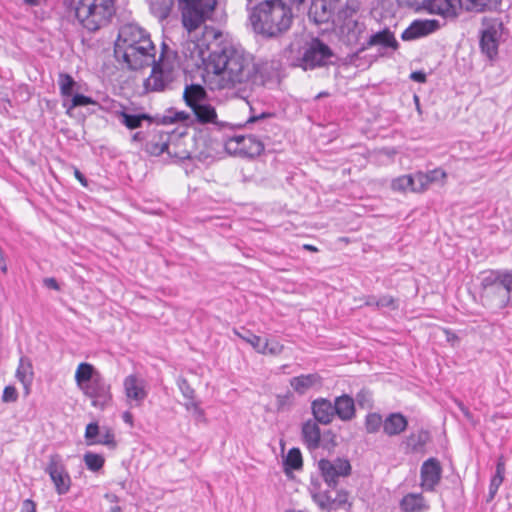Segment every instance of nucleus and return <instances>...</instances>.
<instances>
[{"mask_svg": "<svg viewBox=\"0 0 512 512\" xmlns=\"http://www.w3.org/2000/svg\"><path fill=\"white\" fill-rule=\"evenodd\" d=\"M355 8L350 7L348 2L344 8H339L336 18H333V25L339 30L341 36L346 38L348 43L358 41L364 30V25L354 19Z\"/></svg>", "mask_w": 512, "mask_h": 512, "instance_id": "9d476101", "label": "nucleus"}, {"mask_svg": "<svg viewBox=\"0 0 512 512\" xmlns=\"http://www.w3.org/2000/svg\"><path fill=\"white\" fill-rule=\"evenodd\" d=\"M446 172L441 168L430 170L426 173L417 172V182L422 188V191H426L432 183L443 182L446 179Z\"/></svg>", "mask_w": 512, "mask_h": 512, "instance_id": "2f4dec72", "label": "nucleus"}, {"mask_svg": "<svg viewBox=\"0 0 512 512\" xmlns=\"http://www.w3.org/2000/svg\"><path fill=\"white\" fill-rule=\"evenodd\" d=\"M442 478V466L437 458L425 460L420 468V487L423 491L433 492Z\"/></svg>", "mask_w": 512, "mask_h": 512, "instance_id": "dca6fc26", "label": "nucleus"}, {"mask_svg": "<svg viewBox=\"0 0 512 512\" xmlns=\"http://www.w3.org/2000/svg\"><path fill=\"white\" fill-rule=\"evenodd\" d=\"M368 44L370 46H381L383 48H390L394 51L397 50L399 47L398 41L396 40L394 34L389 29H384L371 35Z\"/></svg>", "mask_w": 512, "mask_h": 512, "instance_id": "c756f323", "label": "nucleus"}, {"mask_svg": "<svg viewBox=\"0 0 512 512\" xmlns=\"http://www.w3.org/2000/svg\"><path fill=\"white\" fill-rule=\"evenodd\" d=\"M335 416L342 421H350L355 417V401L347 394L335 398L333 403Z\"/></svg>", "mask_w": 512, "mask_h": 512, "instance_id": "b1692460", "label": "nucleus"}, {"mask_svg": "<svg viewBox=\"0 0 512 512\" xmlns=\"http://www.w3.org/2000/svg\"><path fill=\"white\" fill-rule=\"evenodd\" d=\"M117 115L121 124L130 130L140 128L143 121H150V116L145 113L130 114L126 111H120L117 113Z\"/></svg>", "mask_w": 512, "mask_h": 512, "instance_id": "473e14b6", "label": "nucleus"}, {"mask_svg": "<svg viewBox=\"0 0 512 512\" xmlns=\"http://www.w3.org/2000/svg\"><path fill=\"white\" fill-rule=\"evenodd\" d=\"M182 14V23L188 31V38L183 46L190 40H200L205 38L208 41V31L201 37L198 36L197 29L207 20L220 22L225 18L224 8L219 6V2H179Z\"/></svg>", "mask_w": 512, "mask_h": 512, "instance_id": "39448f33", "label": "nucleus"}, {"mask_svg": "<svg viewBox=\"0 0 512 512\" xmlns=\"http://www.w3.org/2000/svg\"><path fill=\"white\" fill-rule=\"evenodd\" d=\"M408 421L401 413H391L383 423V431L388 436H396L406 430Z\"/></svg>", "mask_w": 512, "mask_h": 512, "instance_id": "a878e982", "label": "nucleus"}, {"mask_svg": "<svg viewBox=\"0 0 512 512\" xmlns=\"http://www.w3.org/2000/svg\"><path fill=\"white\" fill-rule=\"evenodd\" d=\"M71 97L72 98H71L69 104L64 103V107L67 108L68 113L76 107L96 104V101L93 100L91 97H88V96H85L82 94H75Z\"/></svg>", "mask_w": 512, "mask_h": 512, "instance_id": "a19ab883", "label": "nucleus"}, {"mask_svg": "<svg viewBox=\"0 0 512 512\" xmlns=\"http://www.w3.org/2000/svg\"><path fill=\"white\" fill-rule=\"evenodd\" d=\"M293 404V395L290 392L279 394L276 397V405L279 410L289 408Z\"/></svg>", "mask_w": 512, "mask_h": 512, "instance_id": "8fccbe9b", "label": "nucleus"}, {"mask_svg": "<svg viewBox=\"0 0 512 512\" xmlns=\"http://www.w3.org/2000/svg\"><path fill=\"white\" fill-rule=\"evenodd\" d=\"M114 53L118 61H122L132 70L153 63L151 73L143 83L146 92L170 89L181 67L178 53L164 42L160 55L155 60V46L150 35L135 23H128L120 28Z\"/></svg>", "mask_w": 512, "mask_h": 512, "instance_id": "f03ea898", "label": "nucleus"}, {"mask_svg": "<svg viewBox=\"0 0 512 512\" xmlns=\"http://www.w3.org/2000/svg\"><path fill=\"white\" fill-rule=\"evenodd\" d=\"M313 500L322 510H333L331 491L314 493Z\"/></svg>", "mask_w": 512, "mask_h": 512, "instance_id": "ea45409f", "label": "nucleus"}, {"mask_svg": "<svg viewBox=\"0 0 512 512\" xmlns=\"http://www.w3.org/2000/svg\"><path fill=\"white\" fill-rule=\"evenodd\" d=\"M17 397H18V394H17V391L15 389V387L13 386H6L4 391H3V396H2V400L4 402H14L17 400Z\"/></svg>", "mask_w": 512, "mask_h": 512, "instance_id": "603ef678", "label": "nucleus"}, {"mask_svg": "<svg viewBox=\"0 0 512 512\" xmlns=\"http://www.w3.org/2000/svg\"><path fill=\"white\" fill-rule=\"evenodd\" d=\"M239 336L249 343L258 353L263 352L264 348L267 344H264V339L260 336H257L249 331L245 332L244 334H239Z\"/></svg>", "mask_w": 512, "mask_h": 512, "instance_id": "37998d69", "label": "nucleus"}, {"mask_svg": "<svg viewBox=\"0 0 512 512\" xmlns=\"http://www.w3.org/2000/svg\"><path fill=\"white\" fill-rule=\"evenodd\" d=\"M356 400L361 407H369L371 405V396L366 391H360L357 394Z\"/></svg>", "mask_w": 512, "mask_h": 512, "instance_id": "5fc2aeb1", "label": "nucleus"}, {"mask_svg": "<svg viewBox=\"0 0 512 512\" xmlns=\"http://www.w3.org/2000/svg\"><path fill=\"white\" fill-rule=\"evenodd\" d=\"M332 55L328 45L318 38H314L304 47L301 66L304 70L326 66L330 62Z\"/></svg>", "mask_w": 512, "mask_h": 512, "instance_id": "f8f14e48", "label": "nucleus"}, {"mask_svg": "<svg viewBox=\"0 0 512 512\" xmlns=\"http://www.w3.org/2000/svg\"><path fill=\"white\" fill-rule=\"evenodd\" d=\"M45 472L50 476L55 490L59 495L69 492L71 487V477L66 469L62 457L59 454L49 456Z\"/></svg>", "mask_w": 512, "mask_h": 512, "instance_id": "4468645a", "label": "nucleus"}, {"mask_svg": "<svg viewBox=\"0 0 512 512\" xmlns=\"http://www.w3.org/2000/svg\"><path fill=\"white\" fill-rule=\"evenodd\" d=\"M173 2H150V11L160 21L166 19L171 10Z\"/></svg>", "mask_w": 512, "mask_h": 512, "instance_id": "4c0bfd02", "label": "nucleus"}, {"mask_svg": "<svg viewBox=\"0 0 512 512\" xmlns=\"http://www.w3.org/2000/svg\"><path fill=\"white\" fill-rule=\"evenodd\" d=\"M336 2H311L309 7V17L315 23H326L336 18V14L333 12L335 9Z\"/></svg>", "mask_w": 512, "mask_h": 512, "instance_id": "4be33fe9", "label": "nucleus"}, {"mask_svg": "<svg viewBox=\"0 0 512 512\" xmlns=\"http://www.w3.org/2000/svg\"><path fill=\"white\" fill-rule=\"evenodd\" d=\"M44 285L47 288L54 289V290H59V285H58L56 279H54V278H45L44 279Z\"/></svg>", "mask_w": 512, "mask_h": 512, "instance_id": "bf43d9fd", "label": "nucleus"}, {"mask_svg": "<svg viewBox=\"0 0 512 512\" xmlns=\"http://www.w3.org/2000/svg\"><path fill=\"white\" fill-rule=\"evenodd\" d=\"M81 391L95 409L103 411L112 403L111 386L104 377L95 378L91 384L84 386Z\"/></svg>", "mask_w": 512, "mask_h": 512, "instance_id": "ddd939ff", "label": "nucleus"}, {"mask_svg": "<svg viewBox=\"0 0 512 512\" xmlns=\"http://www.w3.org/2000/svg\"><path fill=\"white\" fill-rule=\"evenodd\" d=\"M302 437L308 449H317L321 441V431L318 423L313 420L306 421L302 426Z\"/></svg>", "mask_w": 512, "mask_h": 512, "instance_id": "393cba45", "label": "nucleus"}, {"mask_svg": "<svg viewBox=\"0 0 512 512\" xmlns=\"http://www.w3.org/2000/svg\"><path fill=\"white\" fill-rule=\"evenodd\" d=\"M33 376L34 373L31 361L26 357H21L16 370V378L23 384L26 393H29Z\"/></svg>", "mask_w": 512, "mask_h": 512, "instance_id": "7c9ffc66", "label": "nucleus"}, {"mask_svg": "<svg viewBox=\"0 0 512 512\" xmlns=\"http://www.w3.org/2000/svg\"><path fill=\"white\" fill-rule=\"evenodd\" d=\"M83 461L86 468L91 472H99L105 464V458L103 455L91 451H88L83 455Z\"/></svg>", "mask_w": 512, "mask_h": 512, "instance_id": "c9c22d12", "label": "nucleus"}, {"mask_svg": "<svg viewBox=\"0 0 512 512\" xmlns=\"http://www.w3.org/2000/svg\"><path fill=\"white\" fill-rule=\"evenodd\" d=\"M377 300L378 298L374 295L368 296L366 298L365 305L377 307Z\"/></svg>", "mask_w": 512, "mask_h": 512, "instance_id": "680f3d73", "label": "nucleus"}, {"mask_svg": "<svg viewBox=\"0 0 512 512\" xmlns=\"http://www.w3.org/2000/svg\"><path fill=\"white\" fill-rule=\"evenodd\" d=\"M187 68H202L203 78L211 90L245 91L265 84V77L253 57L241 47L226 46L210 52L205 38L188 41L183 49Z\"/></svg>", "mask_w": 512, "mask_h": 512, "instance_id": "f257e3e1", "label": "nucleus"}, {"mask_svg": "<svg viewBox=\"0 0 512 512\" xmlns=\"http://www.w3.org/2000/svg\"><path fill=\"white\" fill-rule=\"evenodd\" d=\"M179 389L187 401L194 399V390L190 387L186 380L179 382Z\"/></svg>", "mask_w": 512, "mask_h": 512, "instance_id": "864d4df0", "label": "nucleus"}, {"mask_svg": "<svg viewBox=\"0 0 512 512\" xmlns=\"http://www.w3.org/2000/svg\"><path fill=\"white\" fill-rule=\"evenodd\" d=\"M505 474V463L502 459H500L496 464V472L492 477L489 485V497L488 501H491L498 492L499 487L504 481Z\"/></svg>", "mask_w": 512, "mask_h": 512, "instance_id": "f704fd0d", "label": "nucleus"}, {"mask_svg": "<svg viewBox=\"0 0 512 512\" xmlns=\"http://www.w3.org/2000/svg\"><path fill=\"white\" fill-rule=\"evenodd\" d=\"M349 494L346 490L340 489L332 492L333 509H338L348 503Z\"/></svg>", "mask_w": 512, "mask_h": 512, "instance_id": "de8ad7c7", "label": "nucleus"}, {"mask_svg": "<svg viewBox=\"0 0 512 512\" xmlns=\"http://www.w3.org/2000/svg\"><path fill=\"white\" fill-rule=\"evenodd\" d=\"M303 248L306 249V250H309V251H313V252L317 251L316 247H314L313 245H309V244H305L303 246Z\"/></svg>", "mask_w": 512, "mask_h": 512, "instance_id": "69168bd1", "label": "nucleus"}, {"mask_svg": "<svg viewBox=\"0 0 512 512\" xmlns=\"http://www.w3.org/2000/svg\"><path fill=\"white\" fill-rule=\"evenodd\" d=\"M410 78L418 83H424L426 81V74L422 71L412 72Z\"/></svg>", "mask_w": 512, "mask_h": 512, "instance_id": "4d7b16f0", "label": "nucleus"}, {"mask_svg": "<svg viewBox=\"0 0 512 512\" xmlns=\"http://www.w3.org/2000/svg\"><path fill=\"white\" fill-rule=\"evenodd\" d=\"M224 146L231 155L249 158L260 155L264 149V144L258 137L240 134L227 137Z\"/></svg>", "mask_w": 512, "mask_h": 512, "instance_id": "1a4fd4ad", "label": "nucleus"}, {"mask_svg": "<svg viewBox=\"0 0 512 512\" xmlns=\"http://www.w3.org/2000/svg\"><path fill=\"white\" fill-rule=\"evenodd\" d=\"M399 507L402 512H427L430 509L422 493H407L401 498Z\"/></svg>", "mask_w": 512, "mask_h": 512, "instance_id": "5701e85b", "label": "nucleus"}, {"mask_svg": "<svg viewBox=\"0 0 512 512\" xmlns=\"http://www.w3.org/2000/svg\"><path fill=\"white\" fill-rule=\"evenodd\" d=\"M97 377L103 376L89 363H80L75 371V382L80 390L91 384Z\"/></svg>", "mask_w": 512, "mask_h": 512, "instance_id": "cd10ccee", "label": "nucleus"}, {"mask_svg": "<svg viewBox=\"0 0 512 512\" xmlns=\"http://www.w3.org/2000/svg\"><path fill=\"white\" fill-rule=\"evenodd\" d=\"M58 85L62 97H71L77 83L71 75L67 73H59Z\"/></svg>", "mask_w": 512, "mask_h": 512, "instance_id": "e433bc0d", "label": "nucleus"}, {"mask_svg": "<svg viewBox=\"0 0 512 512\" xmlns=\"http://www.w3.org/2000/svg\"><path fill=\"white\" fill-rule=\"evenodd\" d=\"M384 420L378 413H369L366 416L365 427L368 433H376L383 426Z\"/></svg>", "mask_w": 512, "mask_h": 512, "instance_id": "79ce46f5", "label": "nucleus"}, {"mask_svg": "<svg viewBox=\"0 0 512 512\" xmlns=\"http://www.w3.org/2000/svg\"><path fill=\"white\" fill-rule=\"evenodd\" d=\"M100 427L98 423L92 422L86 426L85 429V441L88 446L96 445V441L100 435Z\"/></svg>", "mask_w": 512, "mask_h": 512, "instance_id": "c03bdc74", "label": "nucleus"}, {"mask_svg": "<svg viewBox=\"0 0 512 512\" xmlns=\"http://www.w3.org/2000/svg\"><path fill=\"white\" fill-rule=\"evenodd\" d=\"M124 394L134 406H141L148 396V382L138 374H130L123 380Z\"/></svg>", "mask_w": 512, "mask_h": 512, "instance_id": "2eb2a0df", "label": "nucleus"}, {"mask_svg": "<svg viewBox=\"0 0 512 512\" xmlns=\"http://www.w3.org/2000/svg\"><path fill=\"white\" fill-rule=\"evenodd\" d=\"M447 334V340L449 342H454V341H457L458 340V337L456 334L452 333V332H446Z\"/></svg>", "mask_w": 512, "mask_h": 512, "instance_id": "e2e57ef3", "label": "nucleus"}, {"mask_svg": "<svg viewBox=\"0 0 512 512\" xmlns=\"http://www.w3.org/2000/svg\"><path fill=\"white\" fill-rule=\"evenodd\" d=\"M440 22L434 19L414 20L401 34L403 41L416 40L434 33L440 28Z\"/></svg>", "mask_w": 512, "mask_h": 512, "instance_id": "a211bd4d", "label": "nucleus"}, {"mask_svg": "<svg viewBox=\"0 0 512 512\" xmlns=\"http://www.w3.org/2000/svg\"><path fill=\"white\" fill-rule=\"evenodd\" d=\"M192 111L199 122L216 123V110L211 104L207 103V100L194 107Z\"/></svg>", "mask_w": 512, "mask_h": 512, "instance_id": "72a5a7b5", "label": "nucleus"}, {"mask_svg": "<svg viewBox=\"0 0 512 512\" xmlns=\"http://www.w3.org/2000/svg\"><path fill=\"white\" fill-rule=\"evenodd\" d=\"M291 388L299 395H304L311 390H319L323 385V379L318 373L302 374L289 380Z\"/></svg>", "mask_w": 512, "mask_h": 512, "instance_id": "6ab92c4d", "label": "nucleus"}, {"mask_svg": "<svg viewBox=\"0 0 512 512\" xmlns=\"http://www.w3.org/2000/svg\"><path fill=\"white\" fill-rule=\"evenodd\" d=\"M174 144L171 143V136L166 132L155 133L151 140L147 143V151L155 156L161 155L167 152L170 156H173L179 160L189 158V153L186 150L176 152L172 148Z\"/></svg>", "mask_w": 512, "mask_h": 512, "instance_id": "f3484780", "label": "nucleus"}, {"mask_svg": "<svg viewBox=\"0 0 512 512\" xmlns=\"http://www.w3.org/2000/svg\"><path fill=\"white\" fill-rule=\"evenodd\" d=\"M21 512H36L35 503L30 499L24 500L21 506Z\"/></svg>", "mask_w": 512, "mask_h": 512, "instance_id": "6e6d98bb", "label": "nucleus"}, {"mask_svg": "<svg viewBox=\"0 0 512 512\" xmlns=\"http://www.w3.org/2000/svg\"><path fill=\"white\" fill-rule=\"evenodd\" d=\"M184 406L187 411L192 413L197 422H204L206 420L204 410L200 407L199 403L194 401V399L186 401Z\"/></svg>", "mask_w": 512, "mask_h": 512, "instance_id": "a18cd8bd", "label": "nucleus"}, {"mask_svg": "<svg viewBox=\"0 0 512 512\" xmlns=\"http://www.w3.org/2000/svg\"><path fill=\"white\" fill-rule=\"evenodd\" d=\"M183 98L186 105L193 109L207 100V93L200 84H189L184 89Z\"/></svg>", "mask_w": 512, "mask_h": 512, "instance_id": "c85d7f7f", "label": "nucleus"}, {"mask_svg": "<svg viewBox=\"0 0 512 512\" xmlns=\"http://www.w3.org/2000/svg\"><path fill=\"white\" fill-rule=\"evenodd\" d=\"M273 114L269 112H257L253 106H250V114L245 123L249 129L261 132V137H268L267 133L272 129L271 120Z\"/></svg>", "mask_w": 512, "mask_h": 512, "instance_id": "aec40b11", "label": "nucleus"}, {"mask_svg": "<svg viewBox=\"0 0 512 512\" xmlns=\"http://www.w3.org/2000/svg\"><path fill=\"white\" fill-rule=\"evenodd\" d=\"M73 173H74L75 178L81 183L82 186H84V187L88 186V181H87L86 177L79 171V169L74 167Z\"/></svg>", "mask_w": 512, "mask_h": 512, "instance_id": "13d9d810", "label": "nucleus"}, {"mask_svg": "<svg viewBox=\"0 0 512 512\" xmlns=\"http://www.w3.org/2000/svg\"><path fill=\"white\" fill-rule=\"evenodd\" d=\"M96 444L104 445L110 448H115L116 441L115 435L109 428H104L100 431V435L96 441Z\"/></svg>", "mask_w": 512, "mask_h": 512, "instance_id": "49530a36", "label": "nucleus"}, {"mask_svg": "<svg viewBox=\"0 0 512 512\" xmlns=\"http://www.w3.org/2000/svg\"><path fill=\"white\" fill-rule=\"evenodd\" d=\"M503 30L502 20L498 18H483L479 45L481 52L489 60H494L498 55Z\"/></svg>", "mask_w": 512, "mask_h": 512, "instance_id": "0eeeda50", "label": "nucleus"}, {"mask_svg": "<svg viewBox=\"0 0 512 512\" xmlns=\"http://www.w3.org/2000/svg\"><path fill=\"white\" fill-rule=\"evenodd\" d=\"M122 419L130 427L133 426V415L129 411H126L122 414Z\"/></svg>", "mask_w": 512, "mask_h": 512, "instance_id": "052dcab7", "label": "nucleus"}, {"mask_svg": "<svg viewBox=\"0 0 512 512\" xmlns=\"http://www.w3.org/2000/svg\"><path fill=\"white\" fill-rule=\"evenodd\" d=\"M426 436H427V435H426V433H422V432H421V433L419 434V436H418V437H419V441H420L422 444L425 442V440H426Z\"/></svg>", "mask_w": 512, "mask_h": 512, "instance_id": "338daca9", "label": "nucleus"}, {"mask_svg": "<svg viewBox=\"0 0 512 512\" xmlns=\"http://www.w3.org/2000/svg\"><path fill=\"white\" fill-rule=\"evenodd\" d=\"M132 140L133 141H140V140H142V134L140 132H137V133L133 134Z\"/></svg>", "mask_w": 512, "mask_h": 512, "instance_id": "0e129e2a", "label": "nucleus"}, {"mask_svg": "<svg viewBox=\"0 0 512 512\" xmlns=\"http://www.w3.org/2000/svg\"><path fill=\"white\" fill-rule=\"evenodd\" d=\"M312 414L316 422L328 425L335 417V409L333 403L325 398L315 399L311 403Z\"/></svg>", "mask_w": 512, "mask_h": 512, "instance_id": "412c9836", "label": "nucleus"}, {"mask_svg": "<svg viewBox=\"0 0 512 512\" xmlns=\"http://www.w3.org/2000/svg\"><path fill=\"white\" fill-rule=\"evenodd\" d=\"M318 469L324 482L329 488H336L339 479L350 475L351 464L346 458L337 457L334 459H321L318 462Z\"/></svg>", "mask_w": 512, "mask_h": 512, "instance_id": "9b49d317", "label": "nucleus"}, {"mask_svg": "<svg viewBox=\"0 0 512 512\" xmlns=\"http://www.w3.org/2000/svg\"><path fill=\"white\" fill-rule=\"evenodd\" d=\"M424 9L431 14H437L443 19L452 20L463 10L483 12L488 8L486 2H424Z\"/></svg>", "mask_w": 512, "mask_h": 512, "instance_id": "6e6552de", "label": "nucleus"}, {"mask_svg": "<svg viewBox=\"0 0 512 512\" xmlns=\"http://www.w3.org/2000/svg\"><path fill=\"white\" fill-rule=\"evenodd\" d=\"M462 412L465 414L466 417H469L470 416V413L468 412L467 409H465L464 407L460 406Z\"/></svg>", "mask_w": 512, "mask_h": 512, "instance_id": "774afa93", "label": "nucleus"}, {"mask_svg": "<svg viewBox=\"0 0 512 512\" xmlns=\"http://www.w3.org/2000/svg\"><path fill=\"white\" fill-rule=\"evenodd\" d=\"M377 308L383 309V308H389V309H396L397 303L396 300L390 296V295H383L378 298L377 300Z\"/></svg>", "mask_w": 512, "mask_h": 512, "instance_id": "3c124183", "label": "nucleus"}, {"mask_svg": "<svg viewBox=\"0 0 512 512\" xmlns=\"http://www.w3.org/2000/svg\"><path fill=\"white\" fill-rule=\"evenodd\" d=\"M284 464L286 469L298 470L302 467V454L298 448H292L288 451Z\"/></svg>", "mask_w": 512, "mask_h": 512, "instance_id": "58836bf2", "label": "nucleus"}, {"mask_svg": "<svg viewBox=\"0 0 512 512\" xmlns=\"http://www.w3.org/2000/svg\"><path fill=\"white\" fill-rule=\"evenodd\" d=\"M264 344L267 345L264 348V351L260 352L261 354H270L275 356L281 354L284 349V346L276 340L269 341L268 339H264Z\"/></svg>", "mask_w": 512, "mask_h": 512, "instance_id": "09e8293b", "label": "nucleus"}, {"mask_svg": "<svg viewBox=\"0 0 512 512\" xmlns=\"http://www.w3.org/2000/svg\"><path fill=\"white\" fill-rule=\"evenodd\" d=\"M295 2H258L249 8V21L257 34L274 37L289 29Z\"/></svg>", "mask_w": 512, "mask_h": 512, "instance_id": "7ed1b4c3", "label": "nucleus"}, {"mask_svg": "<svg viewBox=\"0 0 512 512\" xmlns=\"http://www.w3.org/2000/svg\"><path fill=\"white\" fill-rule=\"evenodd\" d=\"M75 15L81 25L96 31L107 25L115 14V2H75Z\"/></svg>", "mask_w": 512, "mask_h": 512, "instance_id": "423d86ee", "label": "nucleus"}, {"mask_svg": "<svg viewBox=\"0 0 512 512\" xmlns=\"http://www.w3.org/2000/svg\"><path fill=\"white\" fill-rule=\"evenodd\" d=\"M417 180V173L415 174H408V175H402L400 177H397L393 179L391 183V188L394 191L406 193V192H413V193H422V188L419 186Z\"/></svg>", "mask_w": 512, "mask_h": 512, "instance_id": "bb28decb", "label": "nucleus"}, {"mask_svg": "<svg viewBox=\"0 0 512 512\" xmlns=\"http://www.w3.org/2000/svg\"><path fill=\"white\" fill-rule=\"evenodd\" d=\"M482 305L500 310L512 303V270H488L480 277Z\"/></svg>", "mask_w": 512, "mask_h": 512, "instance_id": "20e7f679", "label": "nucleus"}]
</instances>
